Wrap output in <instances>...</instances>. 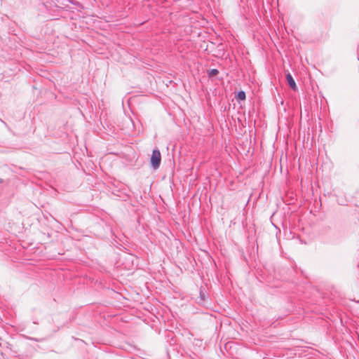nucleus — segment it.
Returning a JSON list of instances; mask_svg holds the SVG:
<instances>
[{"mask_svg": "<svg viewBox=\"0 0 359 359\" xmlns=\"http://www.w3.org/2000/svg\"><path fill=\"white\" fill-rule=\"evenodd\" d=\"M161 161V156L158 149H154L151 156V167L156 170L159 168Z\"/></svg>", "mask_w": 359, "mask_h": 359, "instance_id": "nucleus-1", "label": "nucleus"}, {"mask_svg": "<svg viewBox=\"0 0 359 359\" xmlns=\"http://www.w3.org/2000/svg\"><path fill=\"white\" fill-rule=\"evenodd\" d=\"M286 80L288 86L292 88V90H297V85L294 79L290 73L287 74Z\"/></svg>", "mask_w": 359, "mask_h": 359, "instance_id": "nucleus-2", "label": "nucleus"}, {"mask_svg": "<svg viewBox=\"0 0 359 359\" xmlns=\"http://www.w3.org/2000/svg\"><path fill=\"white\" fill-rule=\"evenodd\" d=\"M218 74L219 71L217 69H210L207 70V75L210 79L215 78Z\"/></svg>", "mask_w": 359, "mask_h": 359, "instance_id": "nucleus-3", "label": "nucleus"}, {"mask_svg": "<svg viewBox=\"0 0 359 359\" xmlns=\"http://www.w3.org/2000/svg\"><path fill=\"white\" fill-rule=\"evenodd\" d=\"M238 100H245V91H238V94L236 96Z\"/></svg>", "mask_w": 359, "mask_h": 359, "instance_id": "nucleus-4", "label": "nucleus"}]
</instances>
